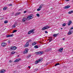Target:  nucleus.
Instances as JSON below:
<instances>
[{
	"label": "nucleus",
	"instance_id": "f257e3e1",
	"mask_svg": "<svg viewBox=\"0 0 73 73\" xmlns=\"http://www.w3.org/2000/svg\"><path fill=\"white\" fill-rule=\"evenodd\" d=\"M50 28V27H49V26H47L44 27L43 28H42V31H44V30H45V29H48Z\"/></svg>",
	"mask_w": 73,
	"mask_h": 73
},
{
	"label": "nucleus",
	"instance_id": "f03ea898",
	"mask_svg": "<svg viewBox=\"0 0 73 73\" xmlns=\"http://www.w3.org/2000/svg\"><path fill=\"white\" fill-rule=\"evenodd\" d=\"M44 53V52L43 51H39V52H36V54H38L40 55L41 54H42Z\"/></svg>",
	"mask_w": 73,
	"mask_h": 73
},
{
	"label": "nucleus",
	"instance_id": "7ed1b4c3",
	"mask_svg": "<svg viewBox=\"0 0 73 73\" xmlns=\"http://www.w3.org/2000/svg\"><path fill=\"white\" fill-rule=\"evenodd\" d=\"M17 49V47L15 46H12L10 47V49L11 50H16Z\"/></svg>",
	"mask_w": 73,
	"mask_h": 73
},
{
	"label": "nucleus",
	"instance_id": "20e7f679",
	"mask_svg": "<svg viewBox=\"0 0 73 73\" xmlns=\"http://www.w3.org/2000/svg\"><path fill=\"white\" fill-rule=\"evenodd\" d=\"M33 18V15H29L27 18L28 20H30Z\"/></svg>",
	"mask_w": 73,
	"mask_h": 73
},
{
	"label": "nucleus",
	"instance_id": "39448f33",
	"mask_svg": "<svg viewBox=\"0 0 73 73\" xmlns=\"http://www.w3.org/2000/svg\"><path fill=\"white\" fill-rule=\"evenodd\" d=\"M31 33H34V29H33L32 30H30L28 32V34L29 35Z\"/></svg>",
	"mask_w": 73,
	"mask_h": 73
},
{
	"label": "nucleus",
	"instance_id": "423d86ee",
	"mask_svg": "<svg viewBox=\"0 0 73 73\" xmlns=\"http://www.w3.org/2000/svg\"><path fill=\"white\" fill-rule=\"evenodd\" d=\"M29 42H27L26 43L25 45L24 46V47H28L29 45Z\"/></svg>",
	"mask_w": 73,
	"mask_h": 73
},
{
	"label": "nucleus",
	"instance_id": "0eeeda50",
	"mask_svg": "<svg viewBox=\"0 0 73 73\" xmlns=\"http://www.w3.org/2000/svg\"><path fill=\"white\" fill-rule=\"evenodd\" d=\"M28 48H26L25 50V51L24 52V54H25L26 53H27V52H28Z\"/></svg>",
	"mask_w": 73,
	"mask_h": 73
},
{
	"label": "nucleus",
	"instance_id": "6e6552de",
	"mask_svg": "<svg viewBox=\"0 0 73 73\" xmlns=\"http://www.w3.org/2000/svg\"><path fill=\"white\" fill-rule=\"evenodd\" d=\"M6 45L7 43H6L3 42L2 43V46H3V47H4V46H5Z\"/></svg>",
	"mask_w": 73,
	"mask_h": 73
},
{
	"label": "nucleus",
	"instance_id": "1a4fd4ad",
	"mask_svg": "<svg viewBox=\"0 0 73 73\" xmlns=\"http://www.w3.org/2000/svg\"><path fill=\"white\" fill-rule=\"evenodd\" d=\"M70 7L69 5H67L66 6L64 7V9H68V8H70Z\"/></svg>",
	"mask_w": 73,
	"mask_h": 73
},
{
	"label": "nucleus",
	"instance_id": "9d476101",
	"mask_svg": "<svg viewBox=\"0 0 73 73\" xmlns=\"http://www.w3.org/2000/svg\"><path fill=\"white\" fill-rule=\"evenodd\" d=\"M26 20H27V19L26 17L23 18L22 19V21L23 22H25Z\"/></svg>",
	"mask_w": 73,
	"mask_h": 73
},
{
	"label": "nucleus",
	"instance_id": "9b49d317",
	"mask_svg": "<svg viewBox=\"0 0 73 73\" xmlns=\"http://www.w3.org/2000/svg\"><path fill=\"white\" fill-rule=\"evenodd\" d=\"M20 60H21V58H19L16 59L14 61V62H18V61H20Z\"/></svg>",
	"mask_w": 73,
	"mask_h": 73
},
{
	"label": "nucleus",
	"instance_id": "f8f14e48",
	"mask_svg": "<svg viewBox=\"0 0 73 73\" xmlns=\"http://www.w3.org/2000/svg\"><path fill=\"white\" fill-rule=\"evenodd\" d=\"M58 34L59 33L56 34H54L53 35V36L54 37H57V36L58 35Z\"/></svg>",
	"mask_w": 73,
	"mask_h": 73
},
{
	"label": "nucleus",
	"instance_id": "ddd939ff",
	"mask_svg": "<svg viewBox=\"0 0 73 73\" xmlns=\"http://www.w3.org/2000/svg\"><path fill=\"white\" fill-rule=\"evenodd\" d=\"M63 50V48H60V49H59L58 50V51H59L60 52H62Z\"/></svg>",
	"mask_w": 73,
	"mask_h": 73
},
{
	"label": "nucleus",
	"instance_id": "4468645a",
	"mask_svg": "<svg viewBox=\"0 0 73 73\" xmlns=\"http://www.w3.org/2000/svg\"><path fill=\"white\" fill-rule=\"evenodd\" d=\"M6 71V70H2L0 71V73H4V72H5Z\"/></svg>",
	"mask_w": 73,
	"mask_h": 73
},
{
	"label": "nucleus",
	"instance_id": "2eb2a0df",
	"mask_svg": "<svg viewBox=\"0 0 73 73\" xmlns=\"http://www.w3.org/2000/svg\"><path fill=\"white\" fill-rule=\"evenodd\" d=\"M13 36V35H8L6 36V37H12Z\"/></svg>",
	"mask_w": 73,
	"mask_h": 73
},
{
	"label": "nucleus",
	"instance_id": "dca6fc26",
	"mask_svg": "<svg viewBox=\"0 0 73 73\" xmlns=\"http://www.w3.org/2000/svg\"><path fill=\"white\" fill-rule=\"evenodd\" d=\"M72 33H73V32L72 31H69L68 33V35H70L72 34Z\"/></svg>",
	"mask_w": 73,
	"mask_h": 73
},
{
	"label": "nucleus",
	"instance_id": "f3484780",
	"mask_svg": "<svg viewBox=\"0 0 73 73\" xmlns=\"http://www.w3.org/2000/svg\"><path fill=\"white\" fill-rule=\"evenodd\" d=\"M72 21H69V22L68 23H67V24L68 25H70V24H72Z\"/></svg>",
	"mask_w": 73,
	"mask_h": 73
},
{
	"label": "nucleus",
	"instance_id": "a211bd4d",
	"mask_svg": "<svg viewBox=\"0 0 73 73\" xmlns=\"http://www.w3.org/2000/svg\"><path fill=\"white\" fill-rule=\"evenodd\" d=\"M34 48L36 49H37L38 48V46L36 45L34 46Z\"/></svg>",
	"mask_w": 73,
	"mask_h": 73
},
{
	"label": "nucleus",
	"instance_id": "6ab92c4d",
	"mask_svg": "<svg viewBox=\"0 0 73 73\" xmlns=\"http://www.w3.org/2000/svg\"><path fill=\"white\" fill-rule=\"evenodd\" d=\"M72 13H73V11H69L68 13V14H71Z\"/></svg>",
	"mask_w": 73,
	"mask_h": 73
},
{
	"label": "nucleus",
	"instance_id": "aec40b11",
	"mask_svg": "<svg viewBox=\"0 0 73 73\" xmlns=\"http://www.w3.org/2000/svg\"><path fill=\"white\" fill-rule=\"evenodd\" d=\"M7 9V7H4L3 8V10H4V11L6 10V9Z\"/></svg>",
	"mask_w": 73,
	"mask_h": 73
},
{
	"label": "nucleus",
	"instance_id": "412c9836",
	"mask_svg": "<svg viewBox=\"0 0 73 73\" xmlns=\"http://www.w3.org/2000/svg\"><path fill=\"white\" fill-rule=\"evenodd\" d=\"M39 62H41L43 61V60L42 58H40L39 60H38Z\"/></svg>",
	"mask_w": 73,
	"mask_h": 73
},
{
	"label": "nucleus",
	"instance_id": "4be33fe9",
	"mask_svg": "<svg viewBox=\"0 0 73 73\" xmlns=\"http://www.w3.org/2000/svg\"><path fill=\"white\" fill-rule=\"evenodd\" d=\"M20 13H17L16 14H15V16H17L19 14H20Z\"/></svg>",
	"mask_w": 73,
	"mask_h": 73
},
{
	"label": "nucleus",
	"instance_id": "5701e85b",
	"mask_svg": "<svg viewBox=\"0 0 73 73\" xmlns=\"http://www.w3.org/2000/svg\"><path fill=\"white\" fill-rule=\"evenodd\" d=\"M50 41H49V42H51V41H52V38L50 37Z\"/></svg>",
	"mask_w": 73,
	"mask_h": 73
},
{
	"label": "nucleus",
	"instance_id": "b1692460",
	"mask_svg": "<svg viewBox=\"0 0 73 73\" xmlns=\"http://www.w3.org/2000/svg\"><path fill=\"white\" fill-rule=\"evenodd\" d=\"M36 43L35 42H33L32 44V46H33L34 45H36Z\"/></svg>",
	"mask_w": 73,
	"mask_h": 73
},
{
	"label": "nucleus",
	"instance_id": "393cba45",
	"mask_svg": "<svg viewBox=\"0 0 73 73\" xmlns=\"http://www.w3.org/2000/svg\"><path fill=\"white\" fill-rule=\"evenodd\" d=\"M39 60H36V61L35 62V64H37L38 63V62H39Z\"/></svg>",
	"mask_w": 73,
	"mask_h": 73
},
{
	"label": "nucleus",
	"instance_id": "a878e982",
	"mask_svg": "<svg viewBox=\"0 0 73 73\" xmlns=\"http://www.w3.org/2000/svg\"><path fill=\"white\" fill-rule=\"evenodd\" d=\"M5 24H7V23H8V21H4Z\"/></svg>",
	"mask_w": 73,
	"mask_h": 73
},
{
	"label": "nucleus",
	"instance_id": "bb28decb",
	"mask_svg": "<svg viewBox=\"0 0 73 73\" xmlns=\"http://www.w3.org/2000/svg\"><path fill=\"white\" fill-rule=\"evenodd\" d=\"M17 30H15L13 31V33H15V32H17Z\"/></svg>",
	"mask_w": 73,
	"mask_h": 73
},
{
	"label": "nucleus",
	"instance_id": "cd10ccee",
	"mask_svg": "<svg viewBox=\"0 0 73 73\" xmlns=\"http://www.w3.org/2000/svg\"><path fill=\"white\" fill-rule=\"evenodd\" d=\"M15 53V52L14 51H13L11 52V54H14Z\"/></svg>",
	"mask_w": 73,
	"mask_h": 73
},
{
	"label": "nucleus",
	"instance_id": "c85d7f7f",
	"mask_svg": "<svg viewBox=\"0 0 73 73\" xmlns=\"http://www.w3.org/2000/svg\"><path fill=\"white\" fill-rule=\"evenodd\" d=\"M36 16L37 17H40V15L38 13H37L36 14Z\"/></svg>",
	"mask_w": 73,
	"mask_h": 73
},
{
	"label": "nucleus",
	"instance_id": "c756f323",
	"mask_svg": "<svg viewBox=\"0 0 73 73\" xmlns=\"http://www.w3.org/2000/svg\"><path fill=\"white\" fill-rule=\"evenodd\" d=\"M40 10H41V9H40V8H38L37 9V11H40Z\"/></svg>",
	"mask_w": 73,
	"mask_h": 73
},
{
	"label": "nucleus",
	"instance_id": "7c9ffc66",
	"mask_svg": "<svg viewBox=\"0 0 73 73\" xmlns=\"http://www.w3.org/2000/svg\"><path fill=\"white\" fill-rule=\"evenodd\" d=\"M60 65V64L59 63H56L55 65V66H57V65Z\"/></svg>",
	"mask_w": 73,
	"mask_h": 73
},
{
	"label": "nucleus",
	"instance_id": "2f4dec72",
	"mask_svg": "<svg viewBox=\"0 0 73 73\" xmlns=\"http://www.w3.org/2000/svg\"><path fill=\"white\" fill-rule=\"evenodd\" d=\"M31 56V55H29L27 56V58H29V57H30Z\"/></svg>",
	"mask_w": 73,
	"mask_h": 73
},
{
	"label": "nucleus",
	"instance_id": "473e14b6",
	"mask_svg": "<svg viewBox=\"0 0 73 73\" xmlns=\"http://www.w3.org/2000/svg\"><path fill=\"white\" fill-rule=\"evenodd\" d=\"M62 25L64 26V27L66 26V24L65 23L63 24Z\"/></svg>",
	"mask_w": 73,
	"mask_h": 73
},
{
	"label": "nucleus",
	"instance_id": "72a5a7b5",
	"mask_svg": "<svg viewBox=\"0 0 73 73\" xmlns=\"http://www.w3.org/2000/svg\"><path fill=\"white\" fill-rule=\"evenodd\" d=\"M42 8V6H41V5L39 7V8Z\"/></svg>",
	"mask_w": 73,
	"mask_h": 73
},
{
	"label": "nucleus",
	"instance_id": "f704fd0d",
	"mask_svg": "<svg viewBox=\"0 0 73 73\" xmlns=\"http://www.w3.org/2000/svg\"><path fill=\"white\" fill-rule=\"evenodd\" d=\"M31 41H32V40L30 39L28 40V42H31Z\"/></svg>",
	"mask_w": 73,
	"mask_h": 73
},
{
	"label": "nucleus",
	"instance_id": "c9c22d12",
	"mask_svg": "<svg viewBox=\"0 0 73 73\" xmlns=\"http://www.w3.org/2000/svg\"><path fill=\"white\" fill-rule=\"evenodd\" d=\"M13 27L14 28H15L16 27V26L15 25H13Z\"/></svg>",
	"mask_w": 73,
	"mask_h": 73
},
{
	"label": "nucleus",
	"instance_id": "e433bc0d",
	"mask_svg": "<svg viewBox=\"0 0 73 73\" xmlns=\"http://www.w3.org/2000/svg\"><path fill=\"white\" fill-rule=\"evenodd\" d=\"M19 11H23V9H19Z\"/></svg>",
	"mask_w": 73,
	"mask_h": 73
},
{
	"label": "nucleus",
	"instance_id": "4c0bfd02",
	"mask_svg": "<svg viewBox=\"0 0 73 73\" xmlns=\"http://www.w3.org/2000/svg\"><path fill=\"white\" fill-rule=\"evenodd\" d=\"M45 33H48V31H45Z\"/></svg>",
	"mask_w": 73,
	"mask_h": 73
},
{
	"label": "nucleus",
	"instance_id": "58836bf2",
	"mask_svg": "<svg viewBox=\"0 0 73 73\" xmlns=\"http://www.w3.org/2000/svg\"><path fill=\"white\" fill-rule=\"evenodd\" d=\"M17 23H15L14 24V25H17Z\"/></svg>",
	"mask_w": 73,
	"mask_h": 73
},
{
	"label": "nucleus",
	"instance_id": "ea45409f",
	"mask_svg": "<svg viewBox=\"0 0 73 73\" xmlns=\"http://www.w3.org/2000/svg\"><path fill=\"white\" fill-rule=\"evenodd\" d=\"M7 42H8V43H10L11 42V41L9 40H8V41H7Z\"/></svg>",
	"mask_w": 73,
	"mask_h": 73
},
{
	"label": "nucleus",
	"instance_id": "a19ab883",
	"mask_svg": "<svg viewBox=\"0 0 73 73\" xmlns=\"http://www.w3.org/2000/svg\"><path fill=\"white\" fill-rule=\"evenodd\" d=\"M35 70H36V71H37V70H38V68H36L35 69Z\"/></svg>",
	"mask_w": 73,
	"mask_h": 73
},
{
	"label": "nucleus",
	"instance_id": "79ce46f5",
	"mask_svg": "<svg viewBox=\"0 0 73 73\" xmlns=\"http://www.w3.org/2000/svg\"><path fill=\"white\" fill-rule=\"evenodd\" d=\"M9 6H12V4H10L9 5Z\"/></svg>",
	"mask_w": 73,
	"mask_h": 73
},
{
	"label": "nucleus",
	"instance_id": "37998d69",
	"mask_svg": "<svg viewBox=\"0 0 73 73\" xmlns=\"http://www.w3.org/2000/svg\"><path fill=\"white\" fill-rule=\"evenodd\" d=\"M24 13H27V11H24Z\"/></svg>",
	"mask_w": 73,
	"mask_h": 73
},
{
	"label": "nucleus",
	"instance_id": "c03bdc74",
	"mask_svg": "<svg viewBox=\"0 0 73 73\" xmlns=\"http://www.w3.org/2000/svg\"><path fill=\"white\" fill-rule=\"evenodd\" d=\"M9 62H12V61L11 60H10L9 61Z\"/></svg>",
	"mask_w": 73,
	"mask_h": 73
},
{
	"label": "nucleus",
	"instance_id": "a18cd8bd",
	"mask_svg": "<svg viewBox=\"0 0 73 73\" xmlns=\"http://www.w3.org/2000/svg\"><path fill=\"white\" fill-rule=\"evenodd\" d=\"M70 29H73V27H71L70 28Z\"/></svg>",
	"mask_w": 73,
	"mask_h": 73
},
{
	"label": "nucleus",
	"instance_id": "49530a36",
	"mask_svg": "<svg viewBox=\"0 0 73 73\" xmlns=\"http://www.w3.org/2000/svg\"><path fill=\"white\" fill-rule=\"evenodd\" d=\"M65 40V38H63V40Z\"/></svg>",
	"mask_w": 73,
	"mask_h": 73
},
{
	"label": "nucleus",
	"instance_id": "de8ad7c7",
	"mask_svg": "<svg viewBox=\"0 0 73 73\" xmlns=\"http://www.w3.org/2000/svg\"><path fill=\"white\" fill-rule=\"evenodd\" d=\"M66 1H69V0H66Z\"/></svg>",
	"mask_w": 73,
	"mask_h": 73
},
{
	"label": "nucleus",
	"instance_id": "09e8293b",
	"mask_svg": "<svg viewBox=\"0 0 73 73\" xmlns=\"http://www.w3.org/2000/svg\"><path fill=\"white\" fill-rule=\"evenodd\" d=\"M28 67L29 68H31V66H29Z\"/></svg>",
	"mask_w": 73,
	"mask_h": 73
},
{
	"label": "nucleus",
	"instance_id": "8fccbe9b",
	"mask_svg": "<svg viewBox=\"0 0 73 73\" xmlns=\"http://www.w3.org/2000/svg\"><path fill=\"white\" fill-rule=\"evenodd\" d=\"M48 40H49V41H50V39H49Z\"/></svg>",
	"mask_w": 73,
	"mask_h": 73
},
{
	"label": "nucleus",
	"instance_id": "3c124183",
	"mask_svg": "<svg viewBox=\"0 0 73 73\" xmlns=\"http://www.w3.org/2000/svg\"><path fill=\"white\" fill-rule=\"evenodd\" d=\"M17 57H19V55H18V56H17Z\"/></svg>",
	"mask_w": 73,
	"mask_h": 73
},
{
	"label": "nucleus",
	"instance_id": "603ef678",
	"mask_svg": "<svg viewBox=\"0 0 73 73\" xmlns=\"http://www.w3.org/2000/svg\"><path fill=\"white\" fill-rule=\"evenodd\" d=\"M61 29H62V28H61Z\"/></svg>",
	"mask_w": 73,
	"mask_h": 73
}]
</instances>
